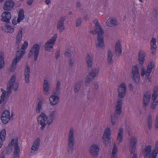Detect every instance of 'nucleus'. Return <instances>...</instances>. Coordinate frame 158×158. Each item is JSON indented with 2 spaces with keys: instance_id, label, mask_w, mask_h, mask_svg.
<instances>
[{
  "instance_id": "f257e3e1",
  "label": "nucleus",
  "mask_w": 158,
  "mask_h": 158,
  "mask_svg": "<svg viewBox=\"0 0 158 158\" xmlns=\"http://www.w3.org/2000/svg\"><path fill=\"white\" fill-rule=\"evenodd\" d=\"M94 22L95 25V28L96 30L91 31L90 32L93 35L98 34V36L97 41L98 43L96 44L97 47L98 48H104V42L103 35L104 31L100 25L98 19H96L94 21Z\"/></svg>"
},
{
  "instance_id": "f03ea898",
  "label": "nucleus",
  "mask_w": 158,
  "mask_h": 158,
  "mask_svg": "<svg viewBox=\"0 0 158 158\" xmlns=\"http://www.w3.org/2000/svg\"><path fill=\"white\" fill-rule=\"evenodd\" d=\"M28 46L27 42L26 41H25L24 44L21 47L22 49L24 50H22L21 52L19 51H17L16 57L13 60L10 66V71L11 72H13L15 70L18 62L20 60V59L25 53V50L27 49Z\"/></svg>"
},
{
  "instance_id": "7ed1b4c3",
  "label": "nucleus",
  "mask_w": 158,
  "mask_h": 158,
  "mask_svg": "<svg viewBox=\"0 0 158 158\" xmlns=\"http://www.w3.org/2000/svg\"><path fill=\"white\" fill-rule=\"evenodd\" d=\"M152 147L150 145H148L144 149V151L146 153L145 155V158L148 157L149 158H156L157 154L158 153V141L156 142L155 144V148L153 151L152 154L150 153L151 151Z\"/></svg>"
},
{
  "instance_id": "20e7f679",
  "label": "nucleus",
  "mask_w": 158,
  "mask_h": 158,
  "mask_svg": "<svg viewBox=\"0 0 158 158\" xmlns=\"http://www.w3.org/2000/svg\"><path fill=\"white\" fill-rule=\"evenodd\" d=\"M16 80V77L15 75L12 76L10 80L7 85V91L6 93L10 94L11 92L12 88L14 86V90L16 91L17 90L19 87V84L18 83H15Z\"/></svg>"
},
{
  "instance_id": "39448f33",
  "label": "nucleus",
  "mask_w": 158,
  "mask_h": 158,
  "mask_svg": "<svg viewBox=\"0 0 158 158\" xmlns=\"http://www.w3.org/2000/svg\"><path fill=\"white\" fill-rule=\"evenodd\" d=\"M14 145V158H19L20 149L18 146V139H12L10 143L9 144L8 146L11 147Z\"/></svg>"
},
{
  "instance_id": "423d86ee",
  "label": "nucleus",
  "mask_w": 158,
  "mask_h": 158,
  "mask_svg": "<svg viewBox=\"0 0 158 158\" xmlns=\"http://www.w3.org/2000/svg\"><path fill=\"white\" fill-rule=\"evenodd\" d=\"M154 67V64L151 62L148 64L147 70H145L144 68L142 67L141 69V75L142 76L145 75L147 76V79L149 80V81H151V78L149 76L150 74L152 71V69Z\"/></svg>"
},
{
  "instance_id": "0eeeda50",
  "label": "nucleus",
  "mask_w": 158,
  "mask_h": 158,
  "mask_svg": "<svg viewBox=\"0 0 158 158\" xmlns=\"http://www.w3.org/2000/svg\"><path fill=\"white\" fill-rule=\"evenodd\" d=\"M69 136L68 152H72L73 149V130L72 128L70 130Z\"/></svg>"
},
{
  "instance_id": "6e6552de",
  "label": "nucleus",
  "mask_w": 158,
  "mask_h": 158,
  "mask_svg": "<svg viewBox=\"0 0 158 158\" xmlns=\"http://www.w3.org/2000/svg\"><path fill=\"white\" fill-rule=\"evenodd\" d=\"M158 96V86H156L154 88L153 93L152 96L153 102L151 104V108L152 109H154L158 104V102L157 101H155Z\"/></svg>"
},
{
  "instance_id": "1a4fd4ad",
  "label": "nucleus",
  "mask_w": 158,
  "mask_h": 158,
  "mask_svg": "<svg viewBox=\"0 0 158 158\" xmlns=\"http://www.w3.org/2000/svg\"><path fill=\"white\" fill-rule=\"evenodd\" d=\"M40 48V47L38 44H35L30 50L29 53V57H30L34 53V60L35 61H36L38 58Z\"/></svg>"
},
{
  "instance_id": "9d476101",
  "label": "nucleus",
  "mask_w": 158,
  "mask_h": 158,
  "mask_svg": "<svg viewBox=\"0 0 158 158\" xmlns=\"http://www.w3.org/2000/svg\"><path fill=\"white\" fill-rule=\"evenodd\" d=\"M111 134V132L110 128H106L104 131L102 137L103 142L106 145L110 143V136Z\"/></svg>"
},
{
  "instance_id": "9b49d317",
  "label": "nucleus",
  "mask_w": 158,
  "mask_h": 158,
  "mask_svg": "<svg viewBox=\"0 0 158 158\" xmlns=\"http://www.w3.org/2000/svg\"><path fill=\"white\" fill-rule=\"evenodd\" d=\"M132 74L133 79L137 83H138L139 81V74L138 66L135 65L132 69Z\"/></svg>"
},
{
  "instance_id": "f8f14e48",
  "label": "nucleus",
  "mask_w": 158,
  "mask_h": 158,
  "mask_svg": "<svg viewBox=\"0 0 158 158\" xmlns=\"http://www.w3.org/2000/svg\"><path fill=\"white\" fill-rule=\"evenodd\" d=\"M48 119L46 115L44 113H41L40 115L37 118L38 123L40 124L42 127L41 128V130L43 129L46 126L45 123Z\"/></svg>"
},
{
  "instance_id": "ddd939ff",
  "label": "nucleus",
  "mask_w": 158,
  "mask_h": 158,
  "mask_svg": "<svg viewBox=\"0 0 158 158\" xmlns=\"http://www.w3.org/2000/svg\"><path fill=\"white\" fill-rule=\"evenodd\" d=\"M57 37V34H55L48 41L45 45V49L48 51L50 48H52L53 45L55 44Z\"/></svg>"
},
{
  "instance_id": "4468645a",
  "label": "nucleus",
  "mask_w": 158,
  "mask_h": 158,
  "mask_svg": "<svg viewBox=\"0 0 158 158\" xmlns=\"http://www.w3.org/2000/svg\"><path fill=\"white\" fill-rule=\"evenodd\" d=\"M99 72V70L98 69H96L92 71V72L89 73L86 78V83H90L91 81L93 80L95 77L97 75Z\"/></svg>"
},
{
  "instance_id": "2eb2a0df",
  "label": "nucleus",
  "mask_w": 158,
  "mask_h": 158,
  "mask_svg": "<svg viewBox=\"0 0 158 158\" xmlns=\"http://www.w3.org/2000/svg\"><path fill=\"white\" fill-rule=\"evenodd\" d=\"M10 112L7 110H4L2 114L1 119L2 122L4 124L8 123L10 120Z\"/></svg>"
},
{
  "instance_id": "dca6fc26",
  "label": "nucleus",
  "mask_w": 158,
  "mask_h": 158,
  "mask_svg": "<svg viewBox=\"0 0 158 158\" xmlns=\"http://www.w3.org/2000/svg\"><path fill=\"white\" fill-rule=\"evenodd\" d=\"M137 139L134 137H132L130 139V150L131 154L133 153L136 149Z\"/></svg>"
},
{
  "instance_id": "f3484780",
  "label": "nucleus",
  "mask_w": 158,
  "mask_h": 158,
  "mask_svg": "<svg viewBox=\"0 0 158 158\" xmlns=\"http://www.w3.org/2000/svg\"><path fill=\"white\" fill-rule=\"evenodd\" d=\"M126 87L125 83H122L118 89V96L119 98H123L125 96L126 94Z\"/></svg>"
},
{
  "instance_id": "a211bd4d",
  "label": "nucleus",
  "mask_w": 158,
  "mask_h": 158,
  "mask_svg": "<svg viewBox=\"0 0 158 158\" xmlns=\"http://www.w3.org/2000/svg\"><path fill=\"white\" fill-rule=\"evenodd\" d=\"M99 150V147L96 145H92L90 148V152L94 156H98Z\"/></svg>"
},
{
  "instance_id": "6ab92c4d",
  "label": "nucleus",
  "mask_w": 158,
  "mask_h": 158,
  "mask_svg": "<svg viewBox=\"0 0 158 158\" xmlns=\"http://www.w3.org/2000/svg\"><path fill=\"white\" fill-rule=\"evenodd\" d=\"M14 5V2L12 0H7L5 2L4 9L5 10H10L13 7Z\"/></svg>"
},
{
  "instance_id": "aec40b11",
  "label": "nucleus",
  "mask_w": 158,
  "mask_h": 158,
  "mask_svg": "<svg viewBox=\"0 0 158 158\" xmlns=\"http://www.w3.org/2000/svg\"><path fill=\"white\" fill-rule=\"evenodd\" d=\"M2 20L7 23L10 22V20L11 18V15L10 12H5L2 15Z\"/></svg>"
},
{
  "instance_id": "412c9836",
  "label": "nucleus",
  "mask_w": 158,
  "mask_h": 158,
  "mask_svg": "<svg viewBox=\"0 0 158 158\" xmlns=\"http://www.w3.org/2000/svg\"><path fill=\"white\" fill-rule=\"evenodd\" d=\"M151 96V93L150 91L147 92L144 94L143 97V103L144 106H147L149 102Z\"/></svg>"
},
{
  "instance_id": "4be33fe9",
  "label": "nucleus",
  "mask_w": 158,
  "mask_h": 158,
  "mask_svg": "<svg viewBox=\"0 0 158 158\" xmlns=\"http://www.w3.org/2000/svg\"><path fill=\"white\" fill-rule=\"evenodd\" d=\"M145 56V53L142 50L139 51L138 60L139 61V63L141 65H142L144 63Z\"/></svg>"
},
{
  "instance_id": "5701e85b",
  "label": "nucleus",
  "mask_w": 158,
  "mask_h": 158,
  "mask_svg": "<svg viewBox=\"0 0 158 158\" xmlns=\"http://www.w3.org/2000/svg\"><path fill=\"white\" fill-rule=\"evenodd\" d=\"M156 39L155 38H152L151 42V50L152 54H154L156 52V48L157 47L156 43Z\"/></svg>"
},
{
  "instance_id": "b1692460",
  "label": "nucleus",
  "mask_w": 158,
  "mask_h": 158,
  "mask_svg": "<svg viewBox=\"0 0 158 158\" xmlns=\"http://www.w3.org/2000/svg\"><path fill=\"white\" fill-rule=\"evenodd\" d=\"M115 51L116 53L118 56L121 55L122 52V46L119 41H118L116 44Z\"/></svg>"
},
{
  "instance_id": "393cba45",
  "label": "nucleus",
  "mask_w": 158,
  "mask_h": 158,
  "mask_svg": "<svg viewBox=\"0 0 158 158\" xmlns=\"http://www.w3.org/2000/svg\"><path fill=\"white\" fill-rule=\"evenodd\" d=\"M122 102L121 99H118L116 106L115 113L118 115H120L121 112V108Z\"/></svg>"
},
{
  "instance_id": "a878e982",
  "label": "nucleus",
  "mask_w": 158,
  "mask_h": 158,
  "mask_svg": "<svg viewBox=\"0 0 158 158\" xmlns=\"http://www.w3.org/2000/svg\"><path fill=\"white\" fill-rule=\"evenodd\" d=\"M50 104L52 105H56L59 101V97L54 95H52L49 98Z\"/></svg>"
},
{
  "instance_id": "bb28decb",
  "label": "nucleus",
  "mask_w": 158,
  "mask_h": 158,
  "mask_svg": "<svg viewBox=\"0 0 158 158\" xmlns=\"http://www.w3.org/2000/svg\"><path fill=\"white\" fill-rule=\"evenodd\" d=\"M65 18L64 17H61L58 22L57 23V28L60 29V31H62L64 29V22Z\"/></svg>"
},
{
  "instance_id": "cd10ccee",
  "label": "nucleus",
  "mask_w": 158,
  "mask_h": 158,
  "mask_svg": "<svg viewBox=\"0 0 158 158\" xmlns=\"http://www.w3.org/2000/svg\"><path fill=\"white\" fill-rule=\"evenodd\" d=\"M30 69L28 65L26 66L24 71V75L25 76V81L26 83H28L29 82V73Z\"/></svg>"
},
{
  "instance_id": "c85d7f7f",
  "label": "nucleus",
  "mask_w": 158,
  "mask_h": 158,
  "mask_svg": "<svg viewBox=\"0 0 158 158\" xmlns=\"http://www.w3.org/2000/svg\"><path fill=\"white\" fill-rule=\"evenodd\" d=\"M6 131L5 129L2 130L0 134V148L1 147L2 144V142L6 138Z\"/></svg>"
},
{
  "instance_id": "c756f323",
  "label": "nucleus",
  "mask_w": 158,
  "mask_h": 158,
  "mask_svg": "<svg viewBox=\"0 0 158 158\" xmlns=\"http://www.w3.org/2000/svg\"><path fill=\"white\" fill-rule=\"evenodd\" d=\"M40 141V140L39 138L36 139L35 141L31 147V150L32 151H35L38 150V148L39 146Z\"/></svg>"
},
{
  "instance_id": "7c9ffc66",
  "label": "nucleus",
  "mask_w": 158,
  "mask_h": 158,
  "mask_svg": "<svg viewBox=\"0 0 158 158\" xmlns=\"http://www.w3.org/2000/svg\"><path fill=\"white\" fill-rule=\"evenodd\" d=\"M117 22L116 19H109L107 20L106 24L109 27H112L117 24Z\"/></svg>"
},
{
  "instance_id": "2f4dec72",
  "label": "nucleus",
  "mask_w": 158,
  "mask_h": 158,
  "mask_svg": "<svg viewBox=\"0 0 158 158\" xmlns=\"http://www.w3.org/2000/svg\"><path fill=\"white\" fill-rule=\"evenodd\" d=\"M24 17V11L22 9L19 10L18 14V17L17 19V22L19 23L22 21Z\"/></svg>"
},
{
  "instance_id": "473e14b6",
  "label": "nucleus",
  "mask_w": 158,
  "mask_h": 158,
  "mask_svg": "<svg viewBox=\"0 0 158 158\" xmlns=\"http://www.w3.org/2000/svg\"><path fill=\"white\" fill-rule=\"evenodd\" d=\"M87 62L89 67H91L92 65L93 58L89 54H87V56L86 58Z\"/></svg>"
},
{
  "instance_id": "72a5a7b5",
  "label": "nucleus",
  "mask_w": 158,
  "mask_h": 158,
  "mask_svg": "<svg viewBox=\"0 0 158 158\" xmlns=\"http://www.w3.org/2000/svg\"><path fill=\"white\" fill-rule=\"evenodd\" d=\"M123 129L122 128H120L119 130V133L117 136V140L121 142L122 140L123 137Z\"/></svg>"
},
{
  "instance_id": "f704fd0d",
  "label": "nucleus",
  "mask_w": 158,
  "mask_h": 158,
  "mask_svg": "<svg viewBox=\"0 0 158 158\" xmlns=\"http://www.w3.org/2000/svg\"><path fill=\"white\" fill-rule=\"evenodd\" d=\"M4 54L2 52H0V69L2 68L4 65Z\"/></svg>"
},
{
  "instance_id": "c9c22d12",
  "label": "nucleus",
  "mask_w": 158,
  "mask_h": 158,
  "mask_svg": "<svg viewBox=\"0 0 158 158\" xmlns=\"http://www.w3.org/2000/svg\"><path fill=\"white\" fill-rule=\"evenodd\" d=\"M5 31L7 33H11L13 32L14 31V29L13 28L8 25H6L5 27Z\"/></svg>"
},
{
  "instance_id": "e433bc0d",
  "label": "nucleus",
  "mask_w": 158,
  "mask_h": 158,
  "mask_svg": "<svg viewBox=\"0 0 158 158\" xmlns=\"http://www.w3.org/2000/svg\"><path fill=\"white\" fill-rule=\"evenodd\" d=\"M117 152V148L116 145H114L113 148L111 157V158H116V153Z\"/></svg>"
},
{
  "instance_id": "4c0bfd02",
  "label": "nucleus",
  "mask_w": 158,
  "mask_h": 158,
  "mask_svg": "<svg viewBox=\"0 0 158 158\" xmlns=\"http://www.w3.org/2000/svg\"><path fill=\"white\" fill-rule=\"evenodd\" d=\"M22 37V31H20L18 34L16 36V41L17 44H19L21 41Z\"/></svg>"
},
{
  "instance_id": "58836bf2",
  "label": "nucleus",
  "mask_w": 158,
  "mask_h": 158,
  "mask_svg": "<svg viewBox=\"0 0 158 158\" xmlns=\"http://www.w3.org/2000/svg\"><path fill=\"white\" fill-rule=\"evenodd\" d=\"M49 85L48 81L44 80V91L45 92H48L49 89Z\"/></svg>"
},
{
  "instance_id": "ea45409f",
  "label": "nucleus",
  "mask_w": 158,
  "mask_h": 158,
  "mask_svg": "<svg viewBox=\"0 0 158 158\" xmlns=\"http://www.w3.org/2000/svg\"><path fill=\"white\" fill-rule=\"evenodd\" d=\"M81 84V81L78 82L75 84L74 87V91L76 93L77 92L79 91Z\"/></svg>"
},
{
  "instance_id": "a19ab883",
  "label": "nucleus",
  "mask_w": 158,
  "mask_h": 158,
  "mask_svg": "<svg viewBox=\"0 0 158 158\" xmlns=\"http://www.w3.org/2000/svg\"><path fill=\"white\" fill-rule=\"evenodd\" d=\"M108 60L110 63L112 61V53L110 50H109L108 52Z\"/></svg>"
},
{
  "instance_id": "79ce46f5",
  "label": "nucleus",
  "mask_w": 158,
  "mask_h": 158,
  "mask_svg": "<svg viewBox=\"0 0 158 158\" xmlns=\"http://www.w3.org/2000/svg\"><path fill=\"white\" fill-rule=\"evenodd\" d=\"M148 124L149 129H151L152 127V118L150 115L148 118Z\"/></svg>"
},
{
  "instance_id": "37998d69",
  "label": "nucleus",
  "mask_w": 158,
  "mask_h": 158,
  "mask_svg": "<svg viewBox=\"0 0 158 158\" xmlns=\"http://www.w3.org/2000/svg\"><path fill=\"white\" fill-rule=\"evenodd\" d=\"M42 102L40 100L38 103L37 108L36 109V112L40 113V110L42 108Z\"/></svg>"
},
{
  "instance_id": "c03bdc74",
  "label": "nucleus",
  "mask_w": 158,
  "mask_h": 158,
  "mask_svg": "<svg viewBox=\"0 0 158 158\" xmlns=\"http://www.w3.org/2000/svg\"><path fill=\"white\" fill-rule=\"evenodd\" d=\"M1 91L2 92V94L1 96V98L3 101L4 100V99L6 96V92L5 91L2 89H1Z\"/></svg>"
},
{
  "instance_id": "a18cd8bd",
  "label": "nucleus",
  "mask_w": 158,
  "mask_h": 158,
  "mask_svg": "<svg viewBox=\"0 0 158 158\" xmlns=\"http://www.w3.org/2000/svg\"><path fill=\"white\" fill-rule=\"evenodd\" d=\"M1 91L2 92V94L1 96V98L3 101L4 100V99L6 96V92L5 91L2 89H1Z\"/></svg>"
},
{
  "instance_id": "49530a36",
  "label": "nucleus",
  "mask_w": 158,
  "mask_h": 158,
  "mask_svg": "<svg viewBox=\"0 0 158 158\" xmlns=\"http://www.w3.org/2000/svg\"><path fill=\"white\" fill-rule=\"evenodd\" d=\"M81 23V20L80 19H79L76 22V26L78 27L79 26Z\"/></svg>"
},
{
  "instance_id": "de8ad7c7",
  "label": "nucleus",
  "mask_w": 158,
  "mask_h": 158,
  "mask_svg": "<svg viewBox=\"0 0 158 158\" xmlns=\"http://www.w3.org/2000/svg\"><path fill=\"white\" fill-rule=\"evenodd\" d=\"M111 122L112 125H114L116 123V120L114 118H113L112 115H111Z\"/></svg>"
},
{
  "instance_id": "09e8293b",
  "label": "nucleus",
  "mask_w": 158,
  "mask_h": 158,
  "mask_svg": "<svg viewBox=\"0 0 158 158\" xmlns=\"http://www.w3.org/2000/svg\"><path fill=\"white\" fill-rule=\"evenodd\" d=\"M60 56V51H57L56 53V59H58Z\"/></svg>"
},
{
  "instance_id": "8fccbe9b",
  "label": "nucleus",
  "mask_w": 158,
  "mask_h": 158,
  "mask_svg": "<svg viewBox=\"0 0 158 158\" xmlns=\"http://www.w3.org/2000/svg\"><path fill=\"white\" fill-rule=\"evenodd\" d=\"M53 117L52 116L51 117V118L50 119H48V122H47V123L48 125L50 124L52 122V121L53 120Z\"/></svg>"
},
{
  "instance_id": "3c124183",
  "label": "nucleus",
  "mask_w": 158,
  "mask_h": 158,
  "mask_svg": "<svg viewBox=\"0 0 158 158\" xmlns=\"http://www.w3.org/2000/svg\"><path fill=\"white\" fill-rule=\"evenodd\" d=\"M60 82L58 81L57 82V85H56V89L57 90H58L59 89H60Z\"/></svg>"
},
{
  "instance_id": "603ef678",
  "label": "nucleus",
  "mask_w": 158,
  "mask_h": 158,
  "mask_svg": "<svg viewBox=\"0 0 158 158\" xmlns=\"http://www.w3.org/2000/svg\"><path fill=\"white\" fill-rule=\"evenodd\" d=\"M155 126L156 128H158V115L156 117Z\"/></svg>"
},
{
  "instance_id": "864d4df0",
  "label": "nucleus",
  "mask_w": 158,
  "mask_h": 158,
  "mask_svg": "<svg viewBox=\"0 0 158 158\" xmlns=\"http://www.w3.org/2000/svg\"><path fill=\"white\" fill-rule=\"evenodd\" d=\"M64 55L65 56H71V54L68 52H65L64 53Z\"/></svg>"
},
{
  "instance_id": "5fc2aeb1",
  "label": "nucleus",
  "mask_w": 158,
  "mask_h": 158,
  "mask_svg": "<svg viewBox=\"0 0 158 158\" xmlns=\"http://www.w3.org/2000/svg\"><path fill=\"white\" fill-rule=\"evenodd\" d=\"M32 0H28L27 2V3L28 5H30L32 4Z\"/></svg>"
},
{
  "instance_id": "6e6d98bb",
  "label": "nucleus",
  "mask_w": 158,
  "mask_h": 158,
  "mask_svg": "<svg viewBox=\"0 0 158 158\" xmlns=\"http://www.w3.org/2000/svg\"><path fill=\"white\" fill-rule=\"evenodd\" d=\"M51 0H46L45 2L47 5H48L50 3Z\"/></svg>"
},
{
  "instance_id": "4d7b16f0",
  "label": "nucleus",
  "mask_w": 158,
  "mask_h": 158,
  "mask_svg": "<svg viewBox=\"0 0 158 158\" xmlns=\"http://www.w3.org/2000/svg\"><path fill=\"white\" fill-rule=\"evenodd\" d=\"M81 3L79 2H77V6L78 7H79L81 6Z\"/></svg>"
},
{
  "instance_id": "13d9d810",
  "label": "nucleus",
  "mask_w": 158,
  "mask_h": 158,
  "mask_svg": "<svg viewBox=\"0 0 158 158\" xmlns=\"http://www.w3.org/2000/svg\"><path fill=\"white\" fill-rule=\"evenodd\" d=\"M129 88L131 90H132L133 89V86L131 84H130L129 85Z\"/></svg>"
},
{
  "instance_id": "bf43d9fd",
  "label": "nucleus",
  "mask_w": 158,
  "mask_h": 158,
  "mask_svg": "<svg viewBox=\"0 0 158 158\" xmlns=\"http://www.w3.org/2000/svg\"><path fill=\"white\" fill-rule=\"evenodd\" d=\"M70 65L71 66H73V63L72 60L70 61Z\"/></svg>"
},
{
  "instance_id": "052dcab7",
  "label": "nucleus",
  "mask_w": 158,
  "mask_h": 158,
  "mask_svg": "<svg viewBox=\"0 0 158 158\" xmlns=\"http://www.w3.org/2000/svg\"><path fill=\"white\" fill-rule=\"evenodd\" d=\"M132 158H137V155L135 154H133Z\"/></svg>"
},
{
  "instance_id": "680f3d73",
  "label": "nucleus",
  "mask_w": 158,
  "mask_h": 158,
  "mask_svg": "<svg viewBox=\"0 0 158 158\" xmlns=\"http://www.w3.org/2000/svg\"><path fill=\"white\" fill-rule=\"evenodd\" d=\"M17 22V21H15L14 20H13L12 21V23H13V24L16 25L17 24V22Z\"/></svg>"
},
{
  "instance_id": "e2e57ef3",
  "label": "nucleus",
  "mask_w": 158,
  "mask_h": 158,
  "mask_svg": "<svg viewBox=\"0 0 158 158\" xmlns=\"http://www.w3.org/2000/svg\"><path fill=\"white\" fill-rule=\"evenodd\" d=\"M95 86L96 87L95 88L96 89H98V85H95Z\"/></svg>"
},
{
  "instance_id": "0e129e2a",
  "label": "nucleus",
  "mask_w": 158,
  "mask_h": 158,
  "mask_svg": "<svg viewBox=\"0 0 158 158\" xmlns=\"http://www.w3.org/2000/svg\"><path fill=\"white\" fill-rule=\"evenodd\" d=\"M3 101L2 100H1H1H0V104H1V102H2V101Z\"/></svg>"
},
{
  "instance_id": "69168bd1",
  "label": "nucleus",
  "mask_w": 158,
  "mask_h": 158,
  "mask_svg": "<svg viewBox=\"0 0 158 158\" xmlns=\"http://www.w3.org/2000/svg\"><path fill=\"white\" fill-rule=\"evenodd\" d=\"M1 158H4V155L1 156Z\"/></svg>"
},
{
  "instance_id": "338daca9",
  "label": "nucleus",
  "mask_w": 158,
  "mask_h": 158,
  "mask_svg": "<svg viewBox=\"0 0 158 158\" xmlns=\"http://www.w3.org/2000/svg\"><path fill=\"white\" fill-rule=\"evenodd\" d=\"M4 0H0V2H2Z\"/></svg>"
},
{
  "instance_id": "774afa93",
  "label": "nucleus",
  "mask_w": 158,
  "mask_h": 158,
  "mask_svg": "<svg viewBox=\"0 0 158 158\" xmlns=\"http://www.w3.org/2000/svg\"><path fill=\"white\" fill-rule=\"evenodd\" d=\"M141 2H143L142 0H139Z\"/></svg>"
}]
</instances>
